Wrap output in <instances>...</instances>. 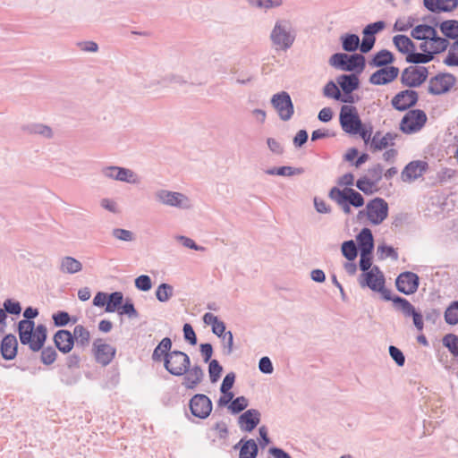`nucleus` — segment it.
Instances as JSON below:
<instances>
[{
    "mask_svg": "<svg viewBox=\"0 0 458 458\" xmlns=\"http://www.w3.org/2000/svg\"><path fill=\"white\" fill-rule=\"evenodd\" d=\"M100 173L106 179L131 184H137L140 182L138 175L129 168L116 165H107L102 167Z\"/></svg>",
    "mask_w": 458,
    "mask_h": 458,
    "instance_id": "10",
    "label": "nucleus"
},
{
    "mask_svg": "<svg viewBox=\"0 0 458 458\" xmlns=\"http://www.w3.org/2000/svg\"><path fill=\"white\" fill-rule=\"evenodd\" d=\"M123 301V294L121 292H114L107 296L106 311L112 313L121 309Z\"/></svg>",
    "mask_w": 458,
    "mask_h": 458,
    "instance_id": "42",
    "label": "nucleus"
},
{
    "mask_svg": "<svg viewBox=\"0 0 458 458\" xmlns=\"http://www.w3.org/2000/svg\"><path fill=\"white\" fill-rule=\"evenodd\" d=\"M336 82L345 95H349L359 88L360 80L354 73L342 74L336 78Z\"/></svg>",
    "mask_w": 458,
    "mask_h": 458,
    "instance_id": "25",
    "label": "nucleus"
},
{
    "mask_svg": "<svg viewBox=\"0 0 458 458\" xmlns=\"http://www.w3.org/2000/svg\"><path fill=\"white\" fill-rule=\"evenodd\" d=\"M419 284L420 278L417 274L410 271L401 273L395 280L397 290L406 295L416 293Z\"/></svg>",
    "mask_w": 458,
    "mask_h": 458,
    "instance_id": "14",
    "label": "nucleus"
},
{
    "mask_svg": "<svg viewBox=\"0 0 458 458\" xmlns=\"http://www.w3.org/2000/svg\"><path fill=\"white\" fill-rule=\"evenodd\" d=\"M419 99L417 91L413 89H404L398 92L391 100L393 107L398 111H406L414 106Z\"/></svg>",
    "mask_w": 458,
    "mask_h": 458,
    "instance_id": "15",
    "label": "nucleus"
},
{
    "mask_svg": "<svg viewBox=\"0 0 458 458\" xmlns=\"http://www.w3.org/2000/svg\"><path fill=\"white\" fill-rule=\"evenodd\" d=\"M18 352V341L14 335L8 334L0 342V352L4 360H13Z\"/></svg>",
    "mask_w": 458,
    "mask_h": 458,
    "instance_id": "22",
    "label": "nucleus"
},
{
    "mask_svg": "<svg viewBox=\"0 0 458 458\" xmlns=\"http://www.w3.org/2000/svg\"><path fill=\"white\" fill-rule=\"evenodd\" d=\"M135 286L140 291L147 292L151 289V279L147 275H141L135 279Z\"/></svg>",
    "mask_w": 458,
    "mask_h": 458,
    "instance_id": "62",
    "label": "nucleus"
},
{
    "mask_svg": "<svg viewBox=\"0 0 458 458\" xmlns=\"http://www.w3.org/2000/svg\"><path fill=\"white\" fill-rule=\"evenodd\" d=\"M153 196L155 201L162 206L182 210H189L193 208L192 200L182 192L158 189Z\"/></svg>",
    "mask_w": 458,
    "mask_h": 458,
    "instance_id": "2",
    "label": "nucleus"
},
{
    "mask_svg": "<svg viewBox=\"0 0 458 458\" xmlns=\"http://www.w3.org/2000/svg\"><path fill=\"white\" fill-rule=\"evenodd\" d=\"M456 77L449 72H440L428 81V92L434 96L447 93L456 83Z\"/></svg>",
    "mask_w": 458,
    "mask_h": 458,
    "instance_id": "7",
    "label": "nucleus"
},
{
    "mask_svg": "<svg viewBox=\"0 0 458 458\" xmlns=\"http://www.w3.org/2000/svg\"><path fill=\"white\" fill-rule=\"evenodd\" d=\"M428 164L424 161H411L402 172V179L403 182H411L420 177L427 170Z\"/></svg>",
    "mask_w": 458,
    "mask_h": 458,
    "instance_id": "21",
    "label": "nucleus"
},
{
    "mask_svg": "<svg viewBox=\"0 0 458 458\" xmlns=\"http://www.w3.org/2000/svg\"><path fill=\"white\" fill-rule=\"evenodd\" d=\"M423 4L427 10L434 13H445V0H423Z\"/></svg>",
    "mask_w": 458,
    "mask_h": 458,
    "instance_id": "53",
    "label": "nucleus"
},
{
    "mask_svg": "<svg viewBox=\"0 0 458 458\" xmlns=\"http://www.w3.org/2000/svg\"><path fill=\"white\" fill-rule=\"evenodd\" d=\"M41 354H40V361L44 365H51L53 364L57 357V352L55 349L52 346H47L41 349Z\"/></svg>",
    "mask_w": 458,
    "mask_h": 458,
    "instance_id": "50",
    "label": "nucleus"
},
{
    "mask_svg": "<svg viewBox=\"0 0 458 458\" xmlns=\"http://www.w3.org/2000/svg\"><path fill=\"white\" fill-rule=\"evenodd\" d=\"M390 357L399 366L403 367L405 363V357L403 352L396 346L390 345L388 348Z\"/></svg>",
    "mask_w": 458,
    "mask_h": 458,
    "instance_id": "61",
    "label": "nucleus"
},
{
    "mask_svg": "<svg viewBox=\"0 0 458 458\" xmlns=\"http://www.w3.org/2000/svg\"><path fill=\"white\" fill-rule=\"evenodd\" d=\"M362 40L361 42L360 41V51L362 54H367L373 48L376 42V38L373 35L371 36L366 33L364 30H362Z\"/></svg>",
    "mask_w": 458,
    "mask_h": 458,
    "instance_id": "54",
    "label": "nucleus"
},
{
    "mask_svg": "<svg viewBox=\"0 0 458 458\" xmlns=\"http://www.w3.org/2000/svg\"><path fill=\"white\" fill-rule=\"evenodd\" d=\"M440 31L447 39L458 40V21L447 20L442 21L439 25Z\"/></svg>",
    "mask_w": 458,
    "mask_h": 458,
    "instance_id": "37",
    "label": "nucleus"
},
{
    "mask_svg": "<svg viewBox=\"0 0 458 458\" xmlns=\"http://www.w3.org/2000/svg\"><path fill=\"white\" fill-rule=\"evenodd\" d=\"M191 74L186 78L182 74L169 72L163 75V83L165 85V89L169 88L171 86H184L188 84L189 79H191Z\"/></svg>",
    "mask_w": 458,
    "mask_h": 458,
    "instance_id": "39",
    "label": "nucleus"
},
{
    "mask_svg": "<svg viewBox=\"0 0 458 458\" xmlns=\"http://www.w3.org/2000/svg\"><path fill=\"white\" fill-rule=\"evenodd\" d=\"M47 330L45 325H38L33 331L32 344H30V350L32 352L40 351L47 340Z\"/></svg>",
    "mask_w": 458,
    "mask_h": 458,
    "instance_id": "30",
    "label": "nucleus"
},
{
    "mask_svg": "<svg viewBox=\"0 0 458 458\" xmlns=\"http://www.w3.org/2000/svg\"><path fill=\"white\" fill-rule=\"evenodd\" d=\"M251 7L267 11L283 5V0H248Z\"/></svg>",
    "mask_w": 458,
    "mask_h": 458,
    "instance_id": "43",
    "label": "nucleus"
},
{
    "mask_svg": "<svg viewBox=\"0 0 458 458\" xmlns=\"http://www.w3.org/2000/svg\"><path fill=\"white\" fill-rule=\"evenodd\" d=\"M393 43L399 52L402 54L411 53V50H416L415 44L411 39L405 35H396L393 38Z\"/></svg>",
    "mask_w": 458,
    "mask_h": 458,
    "instance_id": "34",
    "label": "nucleus"
},
{
    "mask_svg": "<svg viewBox=\"0 0 458 458\" xmlns=\"http://www.w3.org/2000/svg\"><path fill=\"white\" fill-rule=\"evenodd\" d=\"M112 235L117 240L123 242H131L134 239L132 232L121 228L114 229L112 231Z\"/></svg>",
    "mask_w": 458,
    "mask_h": 458,
    "instance_id": "64",
    "label": "nucleus"
},
{
    "mask_svg": "<svg viewBox=\"0 0 458 458\" xmlns=\"http://www.w3.org/2000/svg\"><path fill=\"white\" fill-rule=\"evenodd\" d=\"M222 344V352L225 356H229L233 352V335L231 331H227L226 334H224L221 337H219Z\"/></svg>",
    "mask_w": 458,
    "mask_h": 458,
    "instance_id": "48",
    "label": "nucleus"
},
{
    "mask_svg": "<svg viewBox=\"0 0 458 458\" xmlns=\"http://www.w3.org/2000/svg\"><path fill=\"white\" fill-rule=\"evenodd\" d=\"M367 216L373 225H380L388 215V204L381 198H375L367 204Z\"/></svg>",
    "mask_w": 458,
    "mask_h": 458,
    "instance_id": "11",
    "label": "nucleus"
},
{
    "mask_svg": "<svg viewBox=\"0 0 458 458\" xmlns=\"http://www.w3.org/2000/svg\"><path fill=\"white\" fill-rule=\"evenodd\" d=\"M296 38L297 29L293 26L292 21L280 18L275 21L269 34V39L276 51H288L293 46Z\"/></svg>",
    "mask_w": 458,
    "mask_h": 458,
    "instance_id": "1",
    "label": "nucleus"
},
{
    "mask_svg": "<svg viewBox=\"0 0 458 458\" xmlns=\"http://www.w3.org/2000/svg\"><path fill=\"white\" fill-rule=\"evenodd\" d=\"M428 76V68L425 66L410 65L401 73V83L404 87L417 88L423 84Z\"/></svg>",
    "mask_w": 458,
    "mask_h": 458,
    "instance_id": "6",
    "label": "nucleus"
},
{
    "mask_svg": "<svg viewBox=\"0 0 458 458\" xmlns=\"http://www.w3.org/2000/svg\"><path fill=\"white\" fill-rule=\"evenodd\" d=\"M172 340L169 337L163 338L157 346L154 349L152 353V360L156 362L161 360L165 362L166 355L172 352Z\"/></svg>",
    "mask_w": 458,
    "mask_h": 458,
    "instance_id": "33",
    "label": "nucleus"
},
{
    "mask_svg": "<svg viewBox=\"0 0 458 458\" xmlns=\"http://www.w3.org/2000/svg\"><path fill=\"white\" fill-rule=\"evenodd\" d=\"M430 26L428 24H420L412 29L411 36L417 40H425L427 34L430 31Z\"/></svg>",
    "mask_w": 458,
    "mask_h": 458,
    "instance_id": "58",
    "label": "nucleus"
},
{
    "mask_svg": "<svg viewBox=\"0 0 458 458\" xmlns=\"http://www.w3.org/2000/svg\"><path fill=\"white\" fill-rule=\"evenodd\" d=\"M339 122L343 131L351 135H357L363 125L357 108L354 106L344 105L341 107Z\"/></svg>",
    "mask_w": 458,
    "mask_h": 458,
    "instance_id": "5",
    "label": "nucleus"
},
{
    "mask_svg": "<svg viewBox=\"0 0 458 458\" xmlns=\"http://www.w3.org/2000/svg\"><path fill=\"white\" fill-rule=\"evenodd\" d=\"M72 335L74 341H76L77 346L84 347L89 344L90 334L82 325L75 326Z\"/></svg>",
    "mask_w": 458,
    "mask_h": 458,
    "instance_id": "40",
    "label": "nucleus"
},
{
    "mask_svg": "<svg viewBox=\"0 0 458 458\" xmlns=\"http://www.w3.org/2000/svg\"><path fill=\"white\" fill-rule=\"evenodd\" d=\"M261 414L259 410L250 409L238 418V425L242 431L251 432L260 422Z\"/></svg>",
    "mask_w": 458,
    "mask_h": 458,
    "instance_id": "18",
    "label": "nucleus"
},
{
    "mask_svg": "<svg viewBox=\"0 0 458 458\" xmlns=\"http://www.w3.org/2000/svg\"><path fill=\"white\" fill-rule=\"evenodd\" d=\"M342 48L345 52L354 53L360 49V38L357 34L346 33L340 37Z\"/></svg>",
    "mask_w": 458,
    "mask_h": 458,
    "instance_id": "38",
    "label": "nucleus"
},
{
    "mask_svg": "<svg viewBox=\"0 0 458 458\" xmlns=\"http://www.w3.org/2000/svg\"><path fill=\"white\" fill-rule=\"evenodd\" d=\"M271 105L282 121H289L294 113V106L288 92L281 91L271 98Z\"/></svg>",
    "mask_w": 458,
    "mask_h": 458,
    "instance_id": "8",
    "label": "nucleus"
},
{
    "mask_svg": "<svg viewBox=\"0 0 458 458\" xmlns=\"http://www.w3.org/2000/svg\"><path fill=\"white\" fill-rule=\"evenodd\" d=\"M447 55L443 63L447 66H458V39L449 47Z\"/></svg>",
    "mask_w": 458,
    "mask_h": 458,
    "instance_id": "46",
    "label": "nucleus"
},
{
    "mask_svg": "<svg viewBox=\"0 0 458 458\" xmlns=\"http://www.w3.org/2000/svg\"><path fill=\"white\" fill-rule=\"evenodd\" d=\"M427 122V115L420 109L410 110L401 120L400 130L407 134L420 131Z\"/></svg>",
    "mask_w": 458,
    "mask_h": 458,
    "instance_id": "9",
    "label": "nucleus"
},
{
    "mask_svg": "<svg viewBox=\"0 0 458 458\" xmlns=\"http://www.w3.org/2000/svg\"><path fill=\"white\" fill-rule=\"evenodd\" d=\"M191 365L189 355L178 350L170 352L165 359V369L168 373L174 377H182L187 372V368Z\"/></svg>",
    "mask_w": 458,
    "mask_h": 458,
    "instance_id": "4",
    "label": "nucleus"
},
{
    "mask_svg": "<svg viewBox=\"0 0 458 458\" xmlns=\"http://www.w3.org/2000/svg\"><path fill=\"white\" fill-rule=\"evenodd\" d=\"M443 345L448 349L451 354L458 358V336L454 334H447L442 339Z\"/></svg>",
    "mask_w": 458,
    "mask_h": 458,
    "instance_id": "45",
    "label": "nucleus"
},
{
    "mask_svg": "<svg viewBox=\"0 0 458 458\" xmlns=\"http://www.w3.org/2000/svg\"><path fill=\"white\" fill-rule=\"evenodd\" d=\"M174 294V287L166 283L158 285L156 291V297L160 302H166Z\"/></svg>",
    "mask_w": 458,
    "mask_h": 458,
    "instance_id": "44",
    "label": "nucleus"
},
{
    "mask_svg": "<svg viewBox=\"0 0 458 458\" xmlns=\"http://www.w3.org/2000/svg\"><path fill=\"white\" fill-rule=\"evenodd\" d=\"M369 178L371 179V182L376 187L377 184L382 179L383 166L380 164H377L368 170Z\"/></svg>",
    "mask_w": 458,
    "mask_h": 458,
    "instance_id": "59",
    "label": "nucleus"
},
{
    "mask_svg": "<svg viewBox=\"0 0 458 458\" xmlns=\"http://www.w3.org/2000/svg\"><path fill=\"white\" fill-rule=\"evenodd\" d=\"M323 94L327 98L339 100L342 98V94L336 84L333 81H329L323 89Z\"/></svg>",
    "mask_w": 458,
    "mask_h": 458,
    "instance_id": "51",
    "label": "nucleus"
},
{
    "mask_svg": "<svg viewBox=\"0 0 458 458\" xmlns=\"http://www.w3.org/2000/svg\"><path fill=\"white\" fill-rule=\"evenodd\" d=\"M21 130L26 133L39 135L45 139H52L54 137L52 128L40 123H32L23 125Z\"/></svg>",
    "mask_w": 458,
    "mask_h": 458,
    "instance_id": "27",
    "label": "nucleus"
},
{
    "mask_svg": "<svg viewBox=\"0 0 458 458\" xmlns=\"http://www.w3.org/2000/svg\"><path fill=\"white\" fill-rule=\"evenodd\" d=\"M35 323L32 320H21L18 324V333L21 344L23 345H29L32 344L33 331Z\"/></svg>",
    "mask_w": 458,
    "mask_h": 458,
    "instance_id": "26",
    "label": "nucleus"
},
{
    "mask_svg": "<svg viewBox=\"0 0 458 458\" xmlns=\"http://www.w3.org/2000/svg\"><path fill=\"white\" fill-rule=\"evenodd\" d=\"M364 279L360 281V286H368L374 292L381 290L385 284V276L379 267L374 266L369 272L363 273Z\"/></svg>",
    "mask_w": 458,
    "mask_h": 458,
    "instance_id": "17",
    "label": "nucleus"
},
{
    "mask_svg": "<svg viewBox=\"0 0 458 458\" xmlns=\"http://www.w3.org/2000/svg\"><path fill=\"white\" fill-rule=\"evenodd\" d=\"M400 70L395 66L380 67L369 77V82L373 85H386L394 81L399 75Z\"/></svg>",
    "mask_w": 458,
    "mask_h": 458,
    "instance_id": "16",
    "label": "nucleus"
},
{
    "mask_svg": "<svg viewBox=\"0 0 458 458\" xmlns=\"http://www.w3.org/2000/svg\"><path fill=\"white\" fill-rule=\"evenodd\" d=\"M329 64L337 70L361 72L365 68L366 60L361 54L335 53L329 58Z\"/></svg>",
    "mask_w": 458,
    "mask_h": 458,
    "instance_id": "3",
    "label": "nucleus"
},
{
    "mask_svg": "<svg viewBox=\"0 0 458 458\" xmlns=\"http://www.w3.org/2000/svg\"><path fill=\"white\" fill-rule=\"evenodd\" d=\"M223 371V367L216 360H211L208 365L209 378L212 383H216Z\"/></svg>",
    "mask_w": 458,
    "mask_h": 458,
    "instance_id": "56",
    "label": "nucleus"
},
{
    "mask_svg": "<svg viewBox=\"0 0 458 458\" xmlns=\"http://www.w3.org/2000/svg\"><path fill=\"white\" fill-rule=\"evenodd\" d=\"M397 134L387 132L381 137L380 131H377L371 139V148L377 150H382L387 148L389 145H394V140L396 139Z\"/></svg>",
    "mask_w": 458,
    "mask_h": 458,
    "instance_id": "28",
    "label": "nucleus"
},
{
    "mask_svg": "<svg viewBox=\"0 0 458 458\" xmlns=\"http://www.w3.org/2000/svg\"><path fill=\"white\" fill-rule=\"evenodd\" d=\"M342 253L349 261L354 260L358 254V249L355 242L352 240L344 242L342 244Z\"/></svg>",
    "mask_w": 458,
    "mask_h": 458,
    "instance_id": "47",
    "label": "nucleus"
},
{
    "mask_svg": "<svg viewBox=\"0 0 458 458\" xmlns=\"http://www.w3.org/2000/svg\"><path fill=\"white\" fill-rule=\"evenodd\" d=\"M54 325L55 327H65L71 320V317L66 311H57L52 315Z\"/></svg>",
    "mask_w": 458,
    "mask_h": 458,
    "instance_id": "60",
    "label": "nucleus"
},
{
    "mask_svg": "<svg viewBox=\"0 0 458 458\" xmlns=\"http://www.w3.org/2000/svg\"><path fill=\"white\" fill-rule=\"evenodd\" d=\"M445 320L449 325L458 323V301H453L445 311Z\"/></svg>",
    "mask_w": 458,
    "mask_h": 458,
    "instance_id": "49",
    "label": "nucleus"
},
{
    "mask_svg": "<svg viewBox=\"0 0 458 458\" xmlns=\"http://www.w3.org/2000/svg\"><path fill=\"white\" fill-rule=\"evenodd\" d=\"M377 251L380 259L391 258L393 260L396 261L399 259L397 251L392 246H387L385 244L378 245Z\"/></svg>",
    "mask_w": 458,
    "mask_h": 458,
    "instance_id": "52",
    "label": "nucleus"
},
{
    "mask_svg": "<svg viewBox=\"0 0 458 458\" xmlns=\"http://www.w3.org/2000/svg\"><path fill=\"white\" fill-rule=\"evenodd\" d=\"M240 447L239 458H256L259 453V445L254 439L242 438L234 446V449Z\"/></svg>",
    "mask_w": 458,
    "mask_h": 458,
    "instance_id": "24",
    "label": "nucleus"
},
{
    "mask_svg": "<svg viewBox=\"0 0 458 458\" xmlns=\"http://www.w3.org/2000/svg\"><path fill=\"white\" fill-rule=\"evenodd\" d=\"M183 376L182 386L186 389H195L202 382L205 373L199 365L195 364L190 365Z\"/></svg>",
    "mask_w": 458,
    "mask_h": 458,
    "instance_id": "19",
    "label": "nucleus"
},
{
    "mask_svg": "<svg viewBox=\"0 0 458 458\" xmlns=\"http://www.w3.org/2000/svg\"><path fill=\"white\" fill-rule=\"evenodd\" d=\"M394 62V55L387 49H382L374 55L373 58L369 61V65L379 68L386 67Z\"/></svg>",
    "mask_w": 458,
    "mask_h": 458,
    "instance_id": "31",
    "label": "nucleus"
},
{
    "mask_svg": "<svg viewBox=\"0 0 458 458\" xmlns=\"http://www.w3.org/2000/svg\"><path fill=\"white\" fill-rule=\"evenodd\" d=\"M249 404L248 399L244 396H238L235 399H233L230 405L229 409L232 413L238 414L243 410L247 408Z\"/></svg>",
    "mask_w": 458,
    "mask_h": 458,
    "instance_id": "55",
    "label": "nucleus"
},
{
    "mask_svg": "<svg viewBox=\"0 0 458 458\" xmlns=\"http://www.w3.org/2000/svg\"><path fill=\"white\" fill-rule=\"evenodd\" d=\"M191 412L199 419H207L212 411V402L208 396L204 394H194L189 403Z\"/></svg>",
    "mask_w": 458,
    "mask_h": 458,
    "instance_id": "12",
    "label": "nucleus"
},
{
    "mask_svg": "<svg viewBox=\"0 0 458 458\" xmlns=\"http://www.w3.org/2000/svg\"><path fill=\"white\" fill-rule=\"evenodd\" d=\"M95 356L98 363L103 366L108 365L114 357L115 349L107 344L101 343V340L94 342Z\"/></svg>",
    "mask_w": 458,
    "mask_h": 458,
    "instance_id": "20",
    "label": "nucleus"
},
{
    "mask_svg": "<svg viewBox=\"0 0 458 458\" xmlns=\"http://www.w3.org/2000/svg\"><path fill=\"white\" fill-rule=\"evenodd\" d=\"M360 251L372 252L374 239L370 229L363 228L356 237Z\"/></svg>",
    "mask_w": 458,
    "mask_h": 458,
    "instance_id": "29",
    "label": "nucleus"
},
{
    "mask_svg": "<svg viewBox=\"0 0 458 458\" xmlns=\"http://www.w3.org/2000/svg\"><path fill=\"white\" fill-rule=\"evenodd\" d=\"M54 343L61 352L68 353L74 345V337L70 331L60 329L54 335Z\"/></svg>",
    "mask_w": 458,
    "mask_h": 458,
    "instance_id": "23",
    "label": "nucleus"
},
{
    "mask_svg": "<svg viewBox=\"0 0 458 458\" xmlns=\"http://www.w3.org/2000/svg\"><path fill=\"white\" fill-rule=\"evenodd\" d=\"M356 187L363 193L369 195L373 193L374 184L371 182V179L368 176H363L357 180Z\"/></svg>",
    "mask_w": 458,
    "mask_h": 458,
    "instance_id": "57",
    "label": "nucleus"
},
{
    "mask_svg": "<svg viewBox=\"0 0 458 458\" xmlns=\"http://www.w3.org/2000/svg\"><path fill=\"white\" fill-rule=\"evenodd\" d=\"M328 197L334 200L344 211V214L349 215L352 211V206L346 199L347 198L342 193L341 190L337 187H333L329 192Z\"/></svg>",
    "mask_w": 458,
    "mask_h": 458,
    "instance_id": "35",
    "label": "nucleus"
},
{
    "mask_svg": "<svg viewBox=\"0 0 458 458\" xmlns=\"http://www.w3.org/2000/svg\"><path fill=\"white\" fill-rule=\"evenodd\" d=\"M393 304L397 310L403 314V316L412 317L413 324L419 331L423 329V317L421 313L415 310L414 306L409 301L396 295L393 300Z\"/></svg>",
    "mask_w": 458,
    "mask_h": 458,
    "instance_id": "13",
    "label": "nucleus"
},
{
    "mask_svg": "<svg viewBox=\"0 0 458 458\" xmlns=\"http://www.w3.org/2000/svg\"><path fill=\"white\" fill-rule=\"evenodd\" d=\"M163 81V75L155 73H148L147 77L143 80L142 86L145 89L157 92L160 89H165Z\"/></svg>",
    "mask_w": 458,
    "mask_h": 458,
    "instance_id": "36",
    "label": "nucleus"
},
{
    "mask_svg": "<svg viewBox=\"0 0 458 458\" xmlns=\"http://www.w3.org/2000/svg\"><path fill=\"white\" fill-rule=\"evenodd\" d=\"M342 193L347 198V201L354 208H360L364 205V198L362 195L350 187L341 190Z\"/></svg>",
    "mask_w": 458,
    "mask_h": 458,
    "instance_id": "41",
    "label": "nucleus"
},
{
    "mask_svg": "<svg viewBox=\"0 0 458 458\" xmlns=\"http://www.w3.org/2000/svg\"><path fill=\"white\" fill-rule=\"evenodd\" d=\"M59 269L65 274H76L81 271L82 264L73 257L65 256L61 259Z\"/></svg>",
    "mask_w": 458,
    "mask_h": 458,
    "instance_id": "32",
    "label": "nucleus"
},
{
    "mask_svg": "<svg viewBox=\"0 0 458 458\" xmlns=\"http://www.w3.org/2000/svg\"><path fill=\"white\" fill-rule=\"evenodd\" d=\"M4 310L5 313L7 312L12 315H19L21 311V306L20 302L7 299L4 302Z\"/></svg>",
    "mask_w": 458,
    "mask_h": 458,
    "instance_id": "63",
    "label": "nucleus"
}]
</instances>
